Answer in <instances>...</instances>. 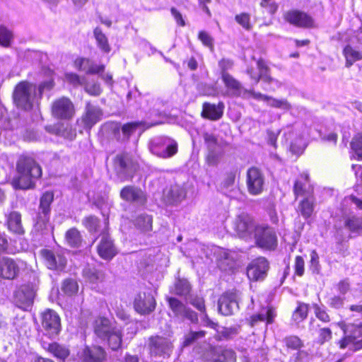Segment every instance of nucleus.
<instances>
[{"label":"nucleus","mask_w":362,"mask_h":362,"mask_svg":"<svg viewBox=\"0 0 362 362\" xmlns=\"http://www.w3.org/2000/svg\"><path fill=\"white\" fill-rule=\"evenodd\" d=\"M295 274L299 276H302L304 274L305 262L301 256H297L295 259Z\"/></svg>","instance_id":"obj_63"},{"label":"nucleus","mask_w":362,"mask_h":362,"mask_svg":"<svg viewBox=\"0 0 362 362\" xmlns=\"http://www.w3.org/2000/svg\"><path fill=\"white\" fill-rule=\"evenodd\" d=\"M53 200L54 194L51 192H45L40 198L38 211L33 218V232L36 235H45L52 231L53 228L49 223V216L50 205Z\"/></svg>","instance_id":"obj_2"},{"label":"nucleus","mask_w":362,"mask_h":362,"mask_svg":"<svg viewBox=\"0 0 362 362\" xmlns=\"http://www.w3.org/2000/svg\"><path fill=\"white\" fill-rule=\"evenodd\" d=\"M142 124V122H131L124 124L122 131L124 136H129L139 126Z\"/></svg>","instance_id":"obj_62"},{"label":"nucleus","mask_w":362,"mask_h":362,"mask_svg":"<svg viewBox=\"0 0 362 362\" xmlns=\"http://www.w3.org/2000/svg\"><path fill=\"white\" fill-rule=\"evenodd\" d=\"M343 55L346 59L345 66L351 67L356 62L362 59V52L350 45H347L343 49Z\"/></svg>","instance_id":"obj_33"},{"label":"nucleus","mask_w":362,"mask_h":362,"mask_svg":"<svg viewBox=\"0 0 362 362\" xmlns=\"http://www.w3.org/2000/svg\"><path fill=\"white\" fill-rule=\"evenodd\" d=\"M102 116V110L99 107L92 105L90 103H87L86 107V114L83 117V120L86 127H91L97 123Z\"/></svg>","instance_id":"obj_28"},{"label":"nucleus","mask_w":362,"mask_h":362,"mask_svg":"<svg viewBox=\"0 0 362 362\" xmlns=\"http://www.w3.org/2000/svg\"><path fill=\"white\" fill-rule=\"evenodd\" d=\"M83 224L90 233H98L100 232V220L94 216H90L85 218L83 220Z\"/></svg>","instance_id":"obj_46"},{"label":"nucleus","mask_w":362,"mask_h":362,"mask_svg":"<svg viewBox=\"0 0 362 362\" xmlns=\"http://www.w3.org/2000/svg\"><path fill=\"white\" fill-rule=\"evenodd\" d=\"M320 269L318 254L315 250H313L310 252V270L313 274H319Z\"/></svg>","instance_id":"obj_56"},{"label":"nucleus","mask_w":362,"mask_h":362,"mask_svg":"<svg viewBox=\"0 0 362 362\" xmlns=\"http://www.w3.org/2000/svg\"><path fill=\"white\" fill-rule=\"evenodd\" d=\"M169 306L173 313L175 317L180 320L187 319L192 322H197L198 317L197 313L187 308L182 303L175 298H168Z\"/></svg>","instance_id":"obj_15"},{"label":"nucleus","mask_w":362,"mask_h":362,"mask_svg":"<svg viewBox=\"0 0 362 362\" xmlns=\"http://www.w3.org/2000/svg\"><path fill=\"white\" fill-rule=\"evenodd\" d=\"M235 21L245 29L249 30L252 26L250 24V16L248 13H242L235 16Z\"/></svg>","instance_id":"obj_59"},{"label":"nucleus","mask_w":362,"mask_h":362,"mask_svg":"<svg viewBox=\"0 0 362 362\" xmlns=\"http://www.w3.org/2000/svg\"><path fill=\"white\" fill-rule=\"evenodd\" d=\"M313 308L315 311V316L320 320L324 322H328L330 321V317L328 313H327L326 308L325 306H320L317 304L313 305Z\"/></svg>","instance_id":"obj_55"},{"label":"nucleus","mask_w":362,"mask_h":362,"mask_svg":"<svg viewBox=\"0 0 362 362\" xmlns=\"http://www.w3.org/2000/svg\"><path fill=\"white\" fill-rule=\"evenodd\" d=\"M47 350L54 357L61 360H64L69 355V349L57 343L49 344Z\"/></svg>","instance_id":"obj_40"},{"label":"nucleus","mask_w":362,"mask_h":362,"mask_svg":"<svg viewBox=\"0 0 362 362\" xmlns=\"http://www.w3.org/2000/svg\"><path fill=\"white\" fill-rule=\"evenodd\" d=\"M64 79L67 83L72 85L73 86L78 87L80 86H83L86 80V77H81L75 73L70 72L65 74Z\"/></svg>","instance_id":"obj_52"},{"label":"nucleus","mask_w":362,"mask_h":362,"mask_svg":"<svg viewBox=\"0 0 362 362\" xmlns=\"http://www.w3.org/2000/svg\"><path fill=\"white\" fill-rule=\"evenodd\" d=\"M149 149L153 154L158 157L168 158L177 153V144L170 138L157 136L151 140Z\"/></svg>","instance_id":"obj_4"},{"label":"nucleus","mask_w":362,"mask_h":362,"mask_svg":"<svg viewBox=\"0 0 362 362\" xmlns=\"http://www.w3.org/2000/svg\"><path fill=\"white\" fill-rule=\"evenodd\" d=\"M284 18L289 23L300 28H311L314 25V20L310 16L298 10L288 11L285 13Z\"/></svg>","instance_id":"obj_18"},{"label":"nucleus","mask_w":362,"mask_h":362,"mask_svg":"<svg viewBox=\"0 0 362 362\" xmlns=\"http://www.w3.org/2000/svg\"><path fill=\"white\" fill-rule=\"evenodd\" d=\"M351 147L356 153L358 159L362 160V133L354 136L351 142Z\"/></svg>","instance_id":"obj_51"},{"label":"nucleus","mask_w":362,"mask_h":362,"mask_svg":"<svg viewBox=\"0 0 362 362\" xmlns=\"http://www.w3.org/2000/svg\"><path fill=\"white\" fill-rule=\"evenodd\" d=\"M222 80L226 87L228 89L229 95L232 97H241L243 98L244 91L246 89L242 86L238 80L229 74H224Z\"/></svg>","instance_id":"obj_27"},{"label":"nucleus","mask_w":362,"mask_h":362,"mask_svg":"<svg viewBox=\"0 0 362 362\" xmlns=\"http://www.w3.org/2000/svg\"><path fill=\"white\" fill-rule=\"evenodd\" d=\"M209 152L206 156V162L209 165H216L221 159V153L216 149L209 148L208 149Z\"/></svg>","instance_id":"obj_54"},{"label":"nucleus","mask_w":362,"mask_h":362,"mask_svg":"<svg viewBox=\"0 0 362 362\" xmlns=\"http://www.w3.org/2000/svg\"><path fill=\"white\" fill-rule=\"evenodd\" d=\"M308 174L303 173L298 178L293 187V192L296 197L305 195V184L308 182Z\"/></svg>","instance_id":"obj_41"},{"label":"nucleus","mask_w":362,"mask_h":362,"mask_svg":"<svg viewBox=\"0 0 362 362\" xmlns=\"http://www.w3.org/2000/svg\"><path fill=\"white\" fill-rule=\"evenodd\" d=\"M223 108L224 105L223 103H219L217 105L204 103L203 104L202 116L211 120H218L223 115Z\"/></svg>","instance_id":"obj_29"},{"label":"nucleus","mask_w":362,"mask_h":362,"mask_svg":"<svg viewBox=\"0 0 362 362\" xmlns=\"http://www.w3.org/2000/svg\"><path fill=\"white\" fill-rule=\"evenodd\" d=\"M78 286L74 279H65L62 286V291L67 296H72L77 293Z\"/></svg>","instance_id":"obj_47"},{"label":"nucleus","mask_w":362,"mask_h":362,"mask_svg":"<svg viewBox=\"0 0 362 362\" xmlns=\"http://www.w3.org/2000/svg\"><path fill=\"white\" fill-rule=\"evenodd\" d=\"M173 341L170 337L153 335L148 337L147 348L153 357L170 356L173 350Z\"/></svg>","instance_id":"obj_6"},{"label":"nucleus","mask_w":362,"mask_h":362,"mask_svg":"<svg viewBox=\"0 0 362 362\" xmlns=\"http://www.w3.org/2000/svg\"><path fill=\"white\" fill-rule=\"evenodd\" d=\"M37 289V286L34 284L22 285L15 294L18 306L24 310H28L33 303Z\"/></svg>","instance_id":"obj_11"},{"label":"nucleus","mask_w":362,"mask_h":362,"mask_svg":"<svg viewBox=\"0 0 362 362\" xmlns=\"http://www.w3.org/2000/svg\"><path fill=\"white\" fill-rule=\"evenodd\" d=\"M115 327L108 319L105 317L100 318L96 321L95 333L99 338L105 339Z\"/></svg>","instance_id":"obj_30"},{"label":"nucleus","mask_w":362,"mask_h":362,"mask_svg":"<svg viewBox=\"0 0 362 362\" xmlns=\"http://www.w3.org/2000/svg\"><path fill=\"white\" fill-rule=\"evenodd\" d=\"M186 197L185 188L179 185H173L163 191V201L168 205H177Z\"/></svg>","instance_id":"obj_22"},{"label":"nucleus","mask_w":362,"mask_h":362,"mask_svg":"<svg viewBox=\"0 0 362 362\" xmlns=\"http://www.w3.org/2000/svg\"><path fill=\"white\" fill-rule=\"evenodd\" d=\"M189 303L204 315L203 320L206 322V325L212 328H215L216 324L213 322L206 313V308L204 298L198 296H192L189 298Z\"/></svg>","instance_id":"obj_35"},{"label":"nucleus","mask_w":362,"mask_h":362,"mask_svg":"<svg viewBox=\"0 0 362 362\" xmlns=\"http://www.w3.org/2000/svg\"><path fill=\"white\" fill-rule=\"evenodd\" d=\"M267 105L272 107L279 108L284 110H289L291 108V104L286 99H276L268 95L267 98Z\"/></svg>","instance_id":"obj_49"},{"label":"nucleus","mask_w":362,"mask_h":362,"mask_svg":"<svg viewBox=\"0 0 362 362\" xmlns=\"http://www.w3.org/2000/svg\"><path fill=\"white\" fill-rule=\"evenodd\" d=\"M120 197L128 202L143 205L146 202L144 192L139 187L128 185L123 187L120 192Z\"/></svg>","instance_id":"obj_21"},{"label":"nucleus","mask_w":362,"mask_h":362,"mask_svg":"<svg viewBox=\"0 0 362 362\" xmlns=\"http://www.w3.org/2000/svg\"><path fill=\"white\" fill-rule=\"evenodd\" d=\"M235 353L231 349L215 348L210 351L204 362H235Z\"/></svg>","instance_id":"obj_23"},{"label":"nucleus","mask_w":362,"mask_h":362,"mask_svg":"<svg viewBox=\"0 0 362 362\" xmlns=\"http://www.w3.org/2000/svg\"><path fill=\"white\" fill-rule=\"evenodd\" d=\"M284 341L288 348L298 350L302 347L303 343L301 340L296 336H290L285 338Z\"/></svg>","instance_id":"obj_58"},{"label":"nucleus","mask_w":362,"mask_h":362,"mask_svg":"<svg viewBox=\"0 0 362 362\" xmlns=\"http://www.w3.org/2000/svg\"><path fill=\"white\" fill-rule=\"evenodd\" d=\"M18 176L12 184L14 188L28 189L35 187V180L42 175V169L37 162L30 157L21 156L17 162Z\"/></svg>","instance_id":"obj_1"},{"label":"nucleus","mask_w":362,"mask_h":362,"mask_svg":"<svg viewBox=\"0 0 362 362\" xmlns=\"http://www.w3.org/2000/svg\"><path fill=\"white\" fill-rule=\"evenodd\" d=\"M340 349L349 348V349L356 351L362 349V325L358 326H351L349 333L346 334L344 338L339 341Z\"/></svg>","instance_id":"obj_13"},{"label":"nucleus","mask_w":362,"mask_h":362,"mask_svg":"<svg viewBox=\"0 0 362 362\" xmlns=\"http://www.w3.org/2000/svg\"><path fill=\"white\" fill-rule=\"evenodd\" d=\"M269 269V262L266 258L258 257L249 264L247 269V274L250 279L253 281L263 280Z\"/></svg>","instance_id":"obj_14"},{"label":"nucleus","mask_w":362,"mask_h":362,"mask_svg":"<svg viewBox=\"0 0 362 362\" xmlns=\"http://www.w3.org/2000/svg\"><path fill=\"white\" fill-rule=\"evenodd\" d=\"M257 66L258 68V73H257V84L259 83L260 79L264 77V76L270 75V69L268 67V66L265 64L264 61L262 59H259L257 62Z\"/></svg>","instance_id":"obj_57"},{"label":"nucleus","mask_w":362,"mask_h":362,"mask_svg":"<svg viewBox=\"0 0 362 362\" xmlns=\"http://www.w3.org/2000/svg\"><path fill=\"white\" fill-rule=\"evenodd\" d=\"M135 225L144 231L151 230L152 228V217L146 214H141L136 217Z\"/></svg>","instance_id":"obj_43"},{"label":"nucleus","mask_w":362,"mask_h":362,"mask_svg":"<svg viewBox=\"0 0 362 362\" xmlns=\"http://www.w3.org/2000/svg\"><path fill=\"white\" fill-rule=\"evenodd\" d=\"M122 332L119 328L115 329L105 339L108 341L109 346L113 351L118 350L122 346Z\"/></svg>","instance_id":"obj_39"},{"label":"nucleus","mask_w":362,"mask_h":362,"mask_svg":"<svg viewBox=\"0 0 362 362\" xmlns=\"http://www.w3.org/2000/svg\"><path fill=\"white\" fill-rule=\"evenodd\" d=\"M41 324L45 334L49 338L56 337L60 332V318L57 313L50 309L46 310L41 315Z\"/></svg>","instance_id":"obj_10"},{"label":"nucleus","mask_w":362,"mask_h":362,"mask_svg":"<svg viewBox=\"0 0 362 362\" xmlns=\"http://www.w3.org/2000/svg\"><path fill=\"white\" fill-rule=\"evenodd\" d=\"M74 66L80 71H84L88 74H100L104 71V65H97L88 58L78 57L75 59Z\"/></svg>","instance_id":"obj_24"},{"label":"nucleus","mask_w":362,"mask_h":362,"mask_svg":"<svg viewBox=\"0 0 362 362\" xmlns=\"http://www.w3.org/2000/svg\"><path fill=\"white\" fill-rule=\"evenodd\" d=\"M82 356L84 362H104L107 358V354L101 346H86L83 351Z\"/></svg>","instance_id":"obj_26"},{"label":"nucleus","mask_w":362,"mask_h":362,"mask_svg":"<svg viewBox=\"0 0 362 362\" xmlns=\"http://www.w3.org/2000/svg\"><path fill=\"white\" fill-rule=\"evenodd\" d=\"M156 305V300L151 293H139L134 298V308L140 314L151 313L155 310Z\"/></svg>","instance_id":"obj_16"},{"label":"nucleus","mask_w":362,"mask_h":362,"mask_svg":"<svg viewBox=\"0 0 362 362\" xmlns=\"http://www.w3.org/2000/svg\"><path fill=\"white\" fill-rule=\"evenodd\" d=\"M45 130L52 134L61 136H66L63 125L57 124L54 125H49L45 127Z\"/></svg>","instance_id":"obj_61"},{"label":"nucleus","mask_w":362,"mask_h":362,"mask_svg":"<svg viewBox=\"0 0 362 362\" xmlns=\"http://www.w3.org/2000/svg\"><path fill=\"white\" fill-rule=\"evenodd\" d=\"M264 175L259 169L252 167L247 170L246 184L250 194H260L264 190Z\"/></svg>","instance_id":"obj_12"},{"label":"nucleus","mask_w":362,"mask_h":362,"mask_svg":"<svg viewBox=\"0 0 362 362\" xmlns=\"http://www.w3.org/2000/svg\"><path fill=\"white\" fill-rule=\"evenodd\" d=\"M20 269L17 263L12 259L4 257L0 259V276L6 279H15Z\"/></svg>","instance_id":"obj_25"},{"label":"nucleus","mask_w":362,"mask_h":362,"mask_svg":"<svg viewBox=\"0 0 362 362\" xmlns=\"http://www.w3.org/2000/svg\"><path fill=\"white\" fill-rule=\"evenodd\" d=\"M308 304L298 302V307L295 309L292 315L293 320L297 323L303 321L308 316Z\"/></svg>","instance_id":"obj_42"},{"label":"nucleus","mask_w":362,"mask_h":362,"mask_svg":"<svg viewBox=\"0 0 362 362\" xmlns=\"http://www.w3.org/2000/svg\"><path fill=\"white\" fill-rule=\"evenodd\" d=\"M189 283L186 279H179L175 284L174 293L178 296H186L190 291Z\"/></svg>","instance_id":"obj_48"},{"label":"nucleus","mask_w":362,"mask_h":362,"mask_svg":"<svg viewBox=\"0 0 362 362\" xmlns=\"http://www.w3.org/2000/svg\"><path fill=\"white\" fill-rule=\"evenodd\" d=\"M254 238L256 244L261 248L274 250L277 246V236L275 230L267 224L255 226Z\"/></svg>","instance_id":"obj_7"},{"label":"nucleus","mask_w":362,"mask_h":362,"mask_svg":"<svg viewBox=\"0 0 362 362\" xmlns=\"http://www.w3.org/2000/svg\"><path fill=\"white\" fill-rule=\"evenodd\" d=\"M114 165L117 175L122 182L132 178L136 170L135 165L127 153L117 155L115 158Z\"/></svg>","instance_id":"obj_9"},{"label":"nucleus","mask_w":362,"mask_h":362,"mask_svg":"<svg viewBox=\"0 0 362 362\" xmlns=\"http://www.w3.org/2000/svg\"><path fill=\"white\" fill-rule=\"evenodd\" d=\"M315 207V199L313 196L304 198L299 204L298 209L300 214L308 218L311 216Z\"/></svg>","instance_id":"obj_36"},{"label":"nucleus","mask_w":362,"mask_h":362,"mask_svg":"<svg viewBox=\"0 0 362 362\" xmlns=\"http://www.w3.org/2000/svg\"><path fill=\"white\" fill-rule=\"evenodd\" d=\"M255 226L252 218L244 212L236 216L233 221V229L241 238H250Z\"/></svg>","instance_id":"obj_8"},{"label":"nucleus","mask_w":362,"mask_h":362,"mask_svg":"<svg viewBox=\"0 0 362 362\" xmlns=\"http://www.w3.org/2000/svg\"><path fill=\"white\" fill-rule=\"evenodd\" d=\"M250 98H253L257 100H264L266 101L267 98H268V95L262 94L259 92H255L253 89L251 90H245L244 91L243 98V99H249Z\"/></svg>","instance_id":"obj_60"},{"label":"nucleus","mask_w":362,"mask_h":362,"mask_svg":"<svg viewBox=\"0 0 362 362\" xmlns=\"http://www.w3.org/2000/svg\"><path fill=\"white\" fill-rule=\"evenodd\" d=\"M241 293L238 290H230L223 293L218 300V312L224 316H230L238 312Z\"/></svg>","instance_id":"obj_5"},{"label":"nucleus","mask_w":362,"mask_h":362,"mask_svg":"<svg viewBox=\"0 0 362 362\" xmlns=\"http://www.w3.org/2000/svg\"><path fill=\"white\" fill-rule=\"evenodd\" d=\"M93 35L97 42L98 47L105 53H109L111 50L107 37L103 33L101 28L97 27L93 30Z\"/></svg>","instance_id":"obj_37"},{"label":"nucleus","mask_w":362,"mask_h":362,"mask_svg":"<svg viewBox=\"0 0 362 362\" xmlns=\"http://www.w3.org/2000/svg\"><path fill=\"white\" fill-rule=\"evenodd\" d=\"M65 240L69 246L79 247L82 243V237L80 232L76 228H72L66 231Z\"/></svg>","instance_id":"obj_38"},{"label":"nucleus","mask_w":362,"mask_h":362,"mask_svg":"<svg viewBox=\"0 0 362 362\" xmlns=\"http://www.w3.org/2000/svg\"><path fill=\"white\" fill-rule=\"evenodd\" d=\"M83 86L84 88L85 91L88 94L93 95V96H98L102 92L100 85L98 81H88L86 78L84 81V83L83 84Z\"/></svg>","instance_id":"obj_45"},{"label":"nucleus","mask_w":362,"mask_h":362,"mask_svg":"<svg viewBox=\"0 0 362 362\" xmlns=\"http://www.w3.org/2000/svg\"><path fill=\"white\" fill-rule=\"evenodd\" d=\"M344 226L350 233L362 235V217L356 215L346 217Z\"/></svg>","instance_id":"obj_32"},{"label":"nucleus","mask_w":362,"mask_h":362,"mask_svg":"<svg viewBox=\"0 0 362 362\" xmlns=\"http://www.w3.org/2000/svg\"><path fill=\"white\" fill-rule=\"evenodd\" d=\"M296 134L293 131H289L284 134L286 137V141H287L288 139L290 141V150L295 154L301 153L305 148V141L303 136H299L296 139L295 141L293 140V135Z\"/></svg>","instance_id":"obj_34"},{"label":"nucleus","mask_w":362,"mask_h":362,"mask_svg":"<svg viewBox=\"0 0 362 362\" xmlns=\"http://www.w3.org/2000/svg\"><path fill=\"white\" fill-rule=\"evenodd\" d=\"M97 251L99 256L105 260L112 259L117 253V248L111 237L103 231L97 246Z\"/></svg>","instance_id":"obj_19"},{"label":"nucleus","mask_w":362,"mask_h":362,"mask_svg":"<svg viewBox=\"0 0 362 362\" xmlns=\"http://www.w3.org/2000/svg\"><path fill=\"white\" fill-rule=\"evenodd\" d=\"M41 255L48 269L57 272H62L64 269L66 259L63 255L54 254L49 250H42Z\"/></svg>","instance_id":"obj_20"},{"label":"nucleus","mask_w":362,"mask_h":362,"mask_svg":"<svg viewBox=\"0 0 362 362\" xmlns=\"http://www.w3.org/2000/svg\"><path fill=\"white\" fill-rule=\"evenodd\" d=\"M7 225L9 230L22 235L24 229L21 223V214L18 211H11L7 217Z\"/></svg>","instance_id":"obj_31"},{"label":"nucleus","mask_w":362,"mask_h":362,"mask_svg":"<svg viewBox=\"0 0 362 362\" xmlns=\"http://www.w3.org/2000/svg\"><path fill=\"white\" fill-rule=\"evenodd\" d=\"M52 115L59 119H69L74 113V105L67 98H61L56 100L52 106Z\"/></svg>","instance_id":"obj_17"},{"label":"nucleus","mask_w":362,"mask_h":362,"mask_svg":"<svg viewBox=\"0 0 362 362\" xmlns=\"http://www.w3.org/2000/svg\"><path fill=\"white\" fill-rule=\"evenodd\" d=\"M13 35L6 28L0 25V45L8 47L11 44Z\"/></svg>","instance_id":"obj_53"},{"label":"nucleus","mask_w":362,"mask_h":362,"mask_svg":"<svg viewBox=\"0 0 362 362\" xmlns=\"http://www.w3.org/2000/svg\"><path fill=\"white\" fill-rule=\"evenodd\" d=\"M206 332L204 331L189 332L184 337L182 346H188L192 345L196 341L205 337Z\"/></svg>","instance_id":"obj_50"},{"label":"nucleus","mask_w":362,"mask_h":362,"mask_svg":"<svg viewBox=\"0 0 362 362\" xmlns=\"http://www.w3.org/2000/svg\"><path fill=\"white\" fill-rule=\"evenodd\" d=\"M83 276L90 283L96 284L103 279V274L95 268L87 267L83 271Z\"/></svg>","instance_id":"obj_44"},{"label":"nucleus","mask_w":362,"mask_h":362,"mask_svg":"<svg viewBox=\"0 0 362 362\" xmlns=\"http://www.w3.org/2000/svg\"><path fill=\"white\" fill-rule=\"evenodd\" d=\"M344 298L334 296L329 299V305L335 309H340L344 306Z\"/></svg>","instance_id":"obj_64"},{"label":"nucleus","mask_w":362,"mask_h":362,"mask_svg":"<svg viewBox=\"0 0 362 362\" xmlns=\"http://www.w3.org/2000/svg\"><path fill=\"white\" fill-rule=\"evenodd\" d=\"M13 98L16 106L25 110L32 109L40 98L37 86L27 81H21L16 86Z\"/></svg>","instance_id":"obj_3"}]
</instances>
